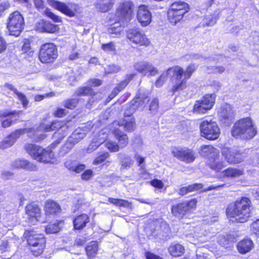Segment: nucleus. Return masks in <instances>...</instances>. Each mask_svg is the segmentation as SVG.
<instances>
[{
  "instance_id": "obj_1",
  "label": "nucleus",
  "mask_w": 259,
  "mask_h": 259,
  "mask_svg": "<svg viewBox=\"0 0 259 259\" xmlns=\"http://www.w3.org/2000/svg\"><path fill=\"white\" fill-rule=\"evenodd\" d=\"M250 200L246 197L237 199L228 207V217L235 218L236 221L241 223L246 222L250 214Z\"/></svg>"
},
{
  "instance_id": "obj_2",
  "label": "nucleus",
  "mask_w": 259,
  "mask_h": 259,
  "mask_svg": "<svg viewBox=\"0 0 259 259\" xmlns=\"http://www.w3.org/2000/svg\"><path fill=\"white\" fill-rule=\"evenodd\" d=\"M256 128L249 117L242 118L236 121L231 130L232 135L236 138L248 140L256 134Z\"/></svg>"
},
{
  "instance_id": "obj_3",
  "label": "nucleus",
  "mask_w": 259,
  "mask_h": 259,
  "mask_svg": "<svg viewBox=\"0 0 259 259\" xmlns=\"http://www.w3.org/2000/svg\"><path fill=\"white\" fill-rule=\"evenodd\" d=\"M24 236L30 246V249L34 256H38L42 253L46 244L44 235L36 234L33 230L26 231Z\"/></svg>"
},
{
  "instance_id": "obj_4",
  "label": "nucleus",
  "mask_w": 259,
  "mask_h": 259,
  "mask_svg": "<svg viewBox=\"0 0 259 259\" xmlns=\"http://www.w3.org/2000/svg\"><path fill=\"white\" fill-rule=\"evenodd\" d=\"M25 149L31 157L39 162H50L54 157V154L49 147L44 149L35 144H27L25 146Z\"/></svg>"
},
{
  "instance_id": "obj_5",
  "label": "nucleus",
  "mask_w": 259,
  "mask_h": 259,
  "mask_svg": "<svg viewBox=\"0 0 259 259\" xmlns=\"http://www.w3.org/2000/svg\"><path fill=\"white\" fill-rule=\"evenodd\" d=\"M24 19L19 11L10 14L8 19L7 27L12 35L19 36L24 29Z\"/></svg>"
},
{
  "instance_id": "obj_6",
  "label": "nucleus",
  "mask_w": 259,
  "mask_h": 259,
  "mask_svg": "<svg viewBox=\"0 0 259 259\" xmlns=\"http://www.w3.org/2000/svg\"><path fill=\"white\" fill-rule=\"evenodd\" d=\"M200 130L201 136L208 140H215L220 134L217 123L212 119H204L200 123Z\"/></svg>"
},
{
  "instance_id": "obj_7",
  "label": "nucleus",
  "mask_w": 259,
  "mask_h": 259,
  "mask_svg": "<svg viewBox=\"0 0 259 259\" xmlns=\"http://www.w3.org/2000/svg\"><path fill=\"white\" fill-rule=\"evenodd\" d=\"M39 59L43 63L53 62L58 57V50L56 46L53 43H46L41 46Z\"/></svg>"
},
{
  "instance_id": "obj_8",
  "label": "nucleus",
  "mask_w": 259,
  "mask_h": 259,
  "mask_svg": "<svg viewBox=\"0 0 259 259\" xmlns=\"http://www.w3.org/2000/svg\"><path fill=\"white\" fill-rule=\"evenodd\" d=\"M133 5L131 2H125L120 4L116 12L115 16L119 22L122 25L127 24L131 19Z\"/></svg>"
},
{
  "instance_id": "obj_9",
  "label": "nucleus",
  "mask_w": 259,
  "mask_h": 259,
  "mask_svg": "<svg viewBox=\"0 0 259 259\" xmlns=\"http://www.w3.org/2000/svg\"><path fill=\"white\" fill-rule=\"evenodd\" d=\"M171 153L175 157L187 163L193 162L196 158L195 152L187 147H174Z\"/></svg>"
},
{
  "instance_id": "obj_10",
  "label": "nucleus",
  "mask_w": 259,
  "mask_h": 259,
  "mask_svg": "<svg viewBox=\"0 0 259 259\" xmlns=\"http://www.w3.org/2000/svg\"><path fill=\"white\" fill-rule=\"evenodd\" d=\"M50 5L55 9L70 17L75 16L79 9L78 6L75 4H66L55 0L51 1Z\"/></svg>"
},
{
  "instance_id": "obj_11",
  "label": "nucleus",
  "mask_w": 259,
  "mask_h": 259,
  "mask_svg": "<svg viewBox=\"0 0 259 259\" xmlns=\"http://www.w3.org/2000/svg\"><path fill=\"white\" fill-rule=\"evenodd\" d=\"M197 203L196 199L184 201L176 205H173L171 208L172 214L176 217L182 218L188 211L195 207Z\"/></svg>"
},
{
  "instance_id": "obj_12",
  "label": "nucleus",
  "mask_w": 259,
  "mask_h": 259,
  "mask_svg": "<svg viewBox=\"0 0 259 259\" xmlns=\"http://www.w3.org/2000/svg\"><path fill=\"white\" fill-rule=\"evenodd\" d=\"M126 36L131 42L140 46H147L150 44L146 35L139 28L128 29L126 31Z\"/></svg>"
},
{
  "instance_id": "obj_13",
  "label": "nucleus",
  "mask_w": 259,
  "mask_h": 259,
  "mask_svg": "<svg viewBox=\"0 0 259 259\" xmlns=\"http://www.w3.org/2000/svg\"><path fill=\"white\" fill-rule=\"evenodd\" d=\"M149 101L147 94L140 93L132 101L124 112V116H130L137 110L144 107L146 102Z\"/></svg>"
},
{
  "instance_id": "obj_14",
  "label": "nucleus",
  "mask_w": 259,
  "mask_h": 259,
  "mask_svg": "<svg viewBox=\"0 0 259 259\" xmlns=\"http://www.w3.org/2000/svg\"><path fill=\"white\" fill-rule=\"evenodd\" d=\"M85 137L84 133H79L76 130L68 138L66 142L62 146L60 151L61 155L67 153L77 143Z\"/></svg>"
},
{
  "instance_id": "obj_15",
  "label": "nucleus",
  "mask_w": 259,
  "mask_h": 259,
  "mask_svg": "<svg viewBox=\"0 0 259 259\" xmlns=\"http://www.w3.org/2000/svg\"><path fill=\"white\" fill-rule=\"evenodd\" d=\"M222 153L230 164L239 163L244 159L243 154L236 149L224 148L222 149Z\"/></svg>"
},
{
  "instance_id": "obj_16",
  "label": "nucleus",
  "mask_w": 259,
  "mask_h": 259,
  "mask_svg": "<svg viewBox=\"0 0 259 259\" xmlns=\"http://www.w3.org/2000/svg\"><path fill=\"white\" fill-rule=\"evenodd\" d=\"M54 127V130H57V132L54 135V138H57L56 141L51 145V148H55L58 145L61 140L67 135L68 126L63 124L61 121H54L52 122Z\"/></svg>"
},
{
  "instance_id": "obj_17",
  "label": "nucleus",
  "mask_w": 259,
  "mask_h": 259,
  "mask_svg": "<svg viewBox=\"0 0 259 259\" xmlns=\"http://www.w3.org/2000/svg\"><path fill=\"white\" fill-rule=\"evenodd\" d=\"M25 212L29 223L34 224L39 220L41 210L37 204L31 203L27 205L25 207Z\"/></svg>"
},
{
  "instance_id": "obj_18",
  "label": "nucleus",
  "mask_w": 259,
  "mask_h": 259,
  "mask_svg": "<svg viewBox=\"0 0 259 259\" xmlns=\"http://www.w3.org/2000/svg\"><path fill=\"white\" fill-rule=\"evenodd\" d=\"M22 114L21 111H0V118L2 126L7 128L10 126L14 120L13 118L19 117Z\"/></svg>"
},
{
  "instance_id": "obj_19",
  "label": "nucleus",
  "mask_w": 259,
  "mask_h": 259,
  "mask_svg": "<svg viewBox=\"0 0 259 259\" xmlns=\"http://www.w3.org/2000/svg\"><path fill=\"white\" fill-rule=\"evenodd\" d=\"M152 15L147 7L141 6L139 7L137 12V19L143 26L149 25L151 21Z\"/></svg>"
},
{
  "instance_id": "obj_20",
  "label": "nucleus",
  "mask_w": 259,
  "mask_h": 259,
  "mask_svg": "<svg viewBox=\"0 0 259 259\" xmlns=\"http://www.w3.org/2000/svg\"><path fill=\"white\" fill-rule=\"evenodd\" d=\"M220 120L227 125L233 122L234 118V113L232 107L228 104L223 107L219 112Z\"/></svg>"
},
{
  "instance_id": "obj_21",
  "label": "nucleus",
  "mask_w": 259,
  "mask_h": 259,
  "mask_svg": "<svg viewBox=\"0 0 259 259\" xmlns=\"http://www.w3.org/2000/svg\"><path fill=\"white\" fill-rule=\"evenodd\" d=\"M25 133L24 129H19L12 133L9 136L7 137L5 140L1 143L0 147L2 149H6L12 146L16 140L20 136Z\"/></svg>"
},
{
  "instance_id": "obj_22",
  "label": "nucleus",
  "mask_w": 259,
  "mask_h": 259,
  "mask_svg": "<svg viewBox=\"0 0 259 259\" xmlns=\"http://www.w3.org/2000/svg\"><path fill=\"white\" fill-rule=\"evenodd\" d=\"M135 68L136 70L146 75L148 72L151 76H154L157 74V70L152 66L149 63L146 62H141L135 65Z\"/></svg>"
},
{
  "instance_id": "obj_23",
  "label": "nucleus",
  "mask_w": 259,
  "mask_h": 259,
  "mask_svg": "<svg viewBox=\"0 0 259 259\" xmlns=\"http://www.w3.org/2000/svg\"><path fill=\"white\" fill-rule=\"evenodd\" d=\"M199 154L208 159V161L219 156V151L211 145L202 146L199 150Z\"/></svg>"
},
{
  "instance_id": "obj_24",
  "label": "nucleus",
  "mask_w": 259,
  "mask_h": 259,
  "mask_svg": "<svg viewBox=\"0 0 259 259\" xmlns=\"http://www.w3.org/2000/svg\"><path fill=\"white\" fill-rule=\"evenodd\" d=\"M90 222V217L86 214L77 216L73 220V226L75 230H82Z\"/></svg>"
},
{
  "instance_id": "obj_25",
  "label": "nucleus",
  "mask_w": 259,
  "mask_h": 259,
  "mask_svg": "<svg viewBox=\"0 0 259 259\" xmlns=\"http://www.w3.org/2000/svg\"><path fill=\"white\" fill-rule=\"evenodd\" d=\"M185 13L184 11H178L175 9L170 8L167 12V17L169 22L173 25H176L183 18Z\"/></svg>"
},
{
  "instance_id": "obj_26",
  "label": "nucleus",
  "mask_w": 259,
  "mask_h": 259,
  "mask_svg": "<svg viewBox=\"0 0 259 259\" xmlns=\"http://www.w3.org/2000/svg\"><path fill=\"white\" fill-rule=\"evenodd\" d=\"M12 166L14 168H23L28 170H34L36 166L25 159H17L13 162Z\"/></svg>"
},
{
  "instance_id": "obj_27",
  "label": "nucleus",
  "mask_w": 259,
  "mask_h": 259,
  "mask_svg": "<svg viewBox=\"0 0 259 259\" xmlns=\"http://www.w3.org/2000/svg\"><path fill=\"white\" fill-rule=\"evenodd\" d=\"M113 134L118 141V145L120 148H124L127 145L128 139L126 134L118 128L115 129Z\"/></svg>"
},
{
  "instance_id": "obj_28",
  "label": "nucleus",
  "mask_w": 259,
  "mask_h": 259,
  "mask_svg": "<svg viewBox=\"0 0 259 259\" xmlns=\"http://www.w3.org/2000/svg\"><path fill=\"white\" fill-rule=\"evenodd\" d=\"M118 158L121 164V169H128L133 164L132 157L126 154L120 153L118 154Z\"/></svg>"
},
{
  "instance_id": "obj_29",
  "label": "nucleus",
  "mask_w": 259,
  "mask_h": 259,
  "mask_svg": "<svg viewBox=\"0 0 259 259\" xmlns=\"http://www.w3.org/2000/svg\"><path fill=\"white\" fill-rule=\"evenodd\" d=\"M61 211L60 205L55 201L48 200L45 204V212L47 215L56 214Z\"/></svg>"
},
{
  "instance_id": "obj_30",
  "label": "nucleus",
  "mask_w": 259,
  "mask_h": 259,
  "mask_svg": "<svg viewBox=\"0 0 259 259\" xmlns=\"http://www.w3.org/2000/svg\"><path fill=\"white\" fill-rule=\"evenodd\" d=\"M4 87L13 91V92L17 95L18 99L21 102L23 107L25 108L27 107L29 101L24 94L18 92V90L10 83H6Z\"/></svg>"
},
{
  "instance_id": "obj_31",
  "label": "nucleus",
  "mask_w": 259,
  "mask_h": 259,
  "mask_svg": "<svg viewBox=\"0 0 259 259\" xmlns=\"http://www.w3.org/2000/svg\"><path fill=\"white\" fill-rule=\"evenodd\" d=\"M253 243L250 239H244L237 244V249L239 252L245 254L249 252L253 247Z\"/></svg>"
},
{
  "instance_id": "obj_32",
  "label": "nucleus",
  "mask_w": 259,
  "mask_h": 259,
  "mask_svg": "<svg viewBox=\"0 0 259 259\" xmlns=\"http://www.w3.org/2000/svg\"><path fill=\"white\" fill-rule=\"evenodd\" d=\"M135 74L127 75L126 79L121 81L114 89V92L109 96V98L111 99L115 96L119 92L122 91L128 84L129 82L134 77Z\"/></svg>"
},
{
  "instance_id": "obj_33",
  "label": "nucleus",
  "mask_w": 259,
  "mask_h": 259,
  "mask_svg": "<svg viewBox=\"0 0 259 259\" xmlns=\"http://www.w3.org/2000/svg\"><path fill=\"white\" fill-rule=\"evenodd\" d=\"M114 0H99L96 4L97 10L103 13L110 10L113 7Z\"/></svg>"
},
{
  "instance_id": "obj_34",
  "label": "nucleus",
  "mask_w": 259,
  "mask_h": 259,
  "mask_svg": "<svg viewBox=\"0 0 259 259\" xmlns=\"http://www.w3.org/2000/svg\"><path fill=\"white\" fill-rule=\"evenodd\" d=\"M124 120L119 123L120 126H124V129L126 132H133L136 127L135 118L133 117L127 116Z\"/></svg>"
},
{
  "instance_id": "obj_35",
  "label": "nucleus",
  "mask_w": 259,
  "mask_h": 259,
  "mask_svg": "<svg viewBox=\"0 0 259 259\" xmlns=\"http://www.w3.org/2000/svg\"><path fill=\"white\" fill-rule=\"evenodd\" d=\"M98 251V244L96 241H91L85 247V251L89 259L94 258Z\"/></svg>"
},
{
  "instance_id": "obj_36",
  "label": "nucleus",
  "mask_w": 259,
  "mask_h": 259,
  "mask_svg": "<svg viewBox=\"0 0 259 259\" xmlns=\"http://www.w3.org/2000/svg\"><path fill=\"white\" fill-rule=\"evenodd\" d=\"M202 187L203 186L202 184L195 183L181 188L179 190L178 193L181 196H184L189 192L200 190Z\"/></svg>"
},
{
  "instance_id": "obj_37",
  "label": "nucleus",
  "mask_w": 259,
  "mask_h": 259,
  "mask_svg": "<svg viewBox=\"0 0 259 259\" xmlns=\"http://www.w3.org/2000/svg\"><path fill=\"white\" fill-rule=\"evenodd\" d=\"M184 250V247L180 244H172L168 248L169 253L174 257L181 256Z\"/></svg>"
},
{
  "instance_id": "obj_38",
  "label": "nucleus",
  "mask_w": 259,
  "mask_h": 259,
  "mask_svg": "<svg viewBox=\"0 0 259 259\" xmlns=\"http://www.w3.org/2000/svg\"><path fill=\"white\" fill-rule=\"evenodd\" d=\"M223 177L237 178L243 175V170L236 168L229 167L222 172Z\"/></svg>"
},
{
  "instance_id": "obj_39",
  "label": "nucleus",
  "mask_w": 259,
  "mask_h": 259,
  "mask_svg": "<svg viewBox=\"0 0 259 259\" xmlns=\"http://www.w3.org/2000/svg\"><path fill=\"white\" fill-rule=\"evenodd\" d=\"M219 157L220 155H219L215 158H212L209 161H208L209 167L217 171H220L225 166L224 162L220 159Z\"/></svg>"
},
{
  "instance_id": "obj_40",
  "label": "nucleus",
  "mask_w": 259,
  "mask_h": 259,
  "mask_svg": "<svg viewBox=\"0 0 259 259\" xmlns=\"http://www.w3.org/2000/svg\"><path fill=\"white\" fill-rule=\"evenodd\" d=\"M234 240V238L230 234L219 235L218 238V243L222 246L227 247Z\"/></svg>"
},
{
  "instance_id": "obj_41",
  "label": "nucleus",
  "mask_w": 259,
  "mask_h": 259,
  "mask_svg": "<svg viewBox=\"0 0 259 259\" xmlns=\"http://www.w3.org/2000/svg\"><path fill=\"white\" fill-rule=\"evenodd\" d=\"M93 94V90L89 87H79L74 92V95L76 96H91Z\"/></svg>"
},
{
  "instance_id": "obj_42",
  "label": "nucleus",
  "mask_w": 259,
  "mask_h": 259,
  "mask_svg": "<svg viewBox=\"0 0 259 259\" xmlns=\"http://www.w3.org/2000/svg\"><path fill=\"white\" fill-rule=\"evenodd\" d=\"M171 8L175 9L176 11H181L182 10L184 13H187L189 10V5L188 4L183 2H175L171 5Z\"/></svg>"
},
{
  "instance_id": "obj_43",
  "label": "nucleus",
  "mask_w": 259,
  "mask_h": 259,
  "mask_svg": "<svg viewBox=\"0 0 259 259\" xmlns=\"http://www.w3.org/2000/svg\"><path fill=\"white\" fill-rule=\"evenodd\" d=\"M171 68L172 71H170V72H174V78L176 79V81H186V79H182L183 75L184 76V71L183 68L180 66H176L174 68Z\"/></svg>"
},
{
  "instance_id": "obj_44",
  "label": "nucleus",
  "mask_w": 259,
  "mask_h": 259,
  "mask_svg": "<svg viewBox=\"0 0 259 259\" xmlns=\"http://www.w3.org/2000/svg\"><path fill=\"white\" fill-rule=\"evenodd\" d=\"M194 111L198 113H204L207 110H210L207 108V106L204 104L201 100L197 101L194 105L193 108Z\"/></svg>"
},
{
  "instance_id": "obj_45",
  "label": "nucleus",
  "mask_w": 259,
  "mask_h": 259,
  "mask_svg": "<svg viewBox=\"0 0 259 259\" xmlns=\"http://www.w3.org/2000/svg\"><path fill=\"white\" fill-rule=\"evenodd\" d=\"M108 201L120 207L122 206L126 208L131 207V204L128 201L123 199L109 198Z\"/></svg>"
},
{
  "instance_id": "obj_46",
  "label": "nucleus",
  "mask_w": 259,
  "mask_h": 259,
  "mask_svg": "<svg viewBox=\"0 0 259 259\" xmlns=\"http://www.w3.org/2000/svg\"><path fill=\"white\" fill-rule=\"evenodd\" d=\"M201 100L204 102L207 108L210 109L214 103L215 95L214 94L206 95Z\"/></svg>"
},
{
  "instance_id": "obj_47",
  "label": "nucleus",
  "mask_w": 259,
  "mask_h": 259,
  "mask_svg": "<svg viewBox=\"0 0 259 259\" xmlns=\"http://www.w3.org/2000/svg\"><path fill=\"white\" fill-rule=\"evenodd\" d=\"M120 23H121L118 21V23L116 22L113 25H111L110 27L108 28V32L112 34H119L123 28V26Z\"/></svg>"
},
{
  "instance_id": "obj_48",
  "label": "nucleus",
  "mask_w": 259,
  "mask_h": 259,
  "mask_svg": "<svg viewBox=\"0 0 259 259\" xmlns=\"http://www.w3.org/2000/svg\"><path fill=\"white\" fill-rule=\"evenodd\" d=\"M42 27L45 32L49 33H54L58 31V27L49 22H44L42 24Z\"/></svg>"
},
{
  "instance_id": "obj_49",
  "label": "nucleus",
  "mask_w": 259,
  "mask_h": 259,
  "mask_svg": "<svg viewBox=\"0 0 259 259\" xmlns=\"http://www.w3.org/2000/svg\"><path fill=\"white\" fill-rule=\"evenodd\" d=\"M172 71V68H169L167 70L163 72L159 78L156 80L155 82V85L156 87H161L166 80V78L168 75L170 73V71Z\"/></svg>"
},
{
  "instance_id": "obj_50",
  "label": "nucleus",
  "mask_w": 259,
  "mask_h": 259,
  "mask_svg": "<svg viewBox=\"0 0 259 259\" xmlns=\"http://www.w3.org/2000/svg\"><path fill=\"white\" fill-rule=\"evenodd\" d=\"M186 87V81H176L172 88L171 89V92L173 94L176 92H179L183 90Z\"/></svg>"
},
{
  "instance_id": "obj_51",
  "label": "nucleus",
  "mask_w": 259,
  "mask_h": 259,
  "mask_svg": "<svg viewBox=\"0 0 259 259\" xmlns=\"http://www.w3.org/2000/svg\"><path fill=\"white\" fill-rule=\"evenodd\" d=\"M105 145L111 152H117L119 151V146L118 144L111 141H107L105 142Z\"/></svg>"
},
{
  "instance_id": "obj_52",
  "label": "nucleus",
  "mask_w": 259,
  "mask_h": 259,
  "mask_svg": "<svg viewBox=\"0 0 259 259\" xmlns=\"http://www.w3.org/2000/svg\"><path fill=\"white\" fill-rule=\"evenodd\" d=\"M78 103V99H71L64 101V106L65 108L69 109H73Z\"/></svg>"
},
{
  "instance_id": "obj_53",
  "label": "nucleus",
  "mask_w": 259,
  "mask_h": 259,
  "mask_svg": "<svg viewBox=\"0 0 259 259\" xmlns=\"http://www.w3.org/2000/svg\"><path fill=\"white\" fill-rule=\"evenodd\" d=\"M60 228L56 224H49L46 228V232L47 234H54L58 232Z\"/></svg>"
},
{
  "instance_id": "obj_54",
  "label": "nucleus",
  "mask_w": 259,
  "mask_h": 259,
  "mask_svg": "<svg viewBox=\"0 0 259 259\" xmlns=\"http://www.w3.org/2000/svg\"><path fill=\"white\" fill-rule=\"evenodd\" d=\"M45 14L55 22H60L61 18L54 14L50 9H47L45 11Z\"/></svg>"
},
{
  "instance_id": "obj_55",
  "label": "nucleus",
  "mask_w": 259,
  "mask_h": 259,
  "mask_svg": "<svg viewBox=\"0 0 259 259\" xmlns=\"http://www.w3.org/2000/svg\"><path fill=\"white\" fill-rule=\"evenodd\" d=\"M207 69L210 70V71L208 70V73H219L220 74L223 73L225 70V67L222 66H208Z\"/></svg>"
},
{
  "instance_id": "obj_56",
  "label": "nucleus",
  "mask_w": 259,
  "mask_h": 259,
  "mask_svg": "<svg viewBox=\"0 0 259 259\" xmlns=\"http://www.w3.org/2000/svg\"><path fill=\"white\" fill-rule=\"evenodd\" d=\"M217 20V19L215 16L208 15L204 19L203 22L207 26H211L216 23Z\"/></svg>"
},
{
  "instance_id": "obj_57",
  "label": "nucleus",
  "mask_w": 259,
  "mask_h": 259,
  "mask_svg": "<svg viewBox=\"0 0 259 259\" xmlns=\"http://www.w3.org/2000/svg\"><path fill=\"white\" fill-rule=\"evenodd\" d=\"M197 66L194 64L189 65L185 71H184L185 79H189L193 72L196 69Z\"/></svg>"
},
{
  "instance_id": "obj_58",
  "label": "nucleus",
  "mask_w": 259,
  "mask_h": 259,
  "mask_svg": "<svg viewBox=\"0 0 259 259\" xmlns=\"http://www.w3.org/2000/svg\"><path fill=\"white\" fill-rule=\"evenodd\" d=\"M102 49L105 52H115V46L113 42H110L108 44H103L102 45Z\"/></svg>"
},
{
  "instance_id": "obj_59",
  "label": "nucleus",
  "mask_w": 259,
  "mask_h": 259,
  "mask_svg": "<svg viewBox=\"0 0 259 259\" xmlns=\"http://www.w3.org/2000/svg\"><path fill=\"white\" fill-rule=\"evenodd\" d=\"M109 156L108 153L106 152L98 156L94 161V164H98L103 162Z\"/></svg>"
},
{
  "instance_id": "obj_60",
  "label": "nucleus",
  "mask_w": 259,
  "mask_h": 259,
  "mask_svg": "<svg viewBox=\"0 0 259 259\" xmlns=\"http://www.w3.org/2000/svg\"><path fill=\"white\" fill-rule=\"evenodd\" d=\"M159 106L158 100L157 99H153L149 106V110L152 112H157Z\"/></svg>"
},
{
  "instance_id": "obj_61",
  "label": "nucleus",
  "mask_w": 259,
  "mask_h": 259,
  "mask_svg": "<svg viewBox=\"0 0 259 259\" xmlns=\"http://www.w3.org/2000/svg\"><path fill=\"white\" fill-rule=\"evenodd\" d=\"M251 227L253 233L259 237V219L253 222L251 224Z\"/></svg>"
},
{
  "instance_id": "obj_62",
  "label": "nucleus",
  "mask_w": 259,
  "mask_h": 259,
  "mask_svg": "<svg viewBox=\"0 0 259 259\" xmlns=\"http://www.w3.org/2000/svg\"><path fill=\"white\" fill-rule=\"evenodd\" d=\"M54 127L55 126H54V125L52 123V122L49 124L42 125L41 126H40L39 128H40V130H42L44 132H50L52 131H54Z\"/></svg>"
},
{
  "instance_id": "obj_63",
  "label": "nucleus",
  "mask_w": 259,
  "mask_h": 259,
  "mask_svg": "<svg viewBox=\"0 0 259 259\" xmlns=\"http://www.w3.org/2000/svg\"><path fill=\"white\" fill-rule=\"evenodd\" d=\"M67 112L65 109L62 108H58L54 112V115L57 117H62L66 115Z\"/></svg>"
},
{
  "instance_id": "obj_64",
  "label": "nucleus",
  "mask_w": 259,
  "mask_h": 259,
  "mask_svg": "<svg viewBox=\"0 0 259 259\" xmlns=\"http://www.w3.org/2000/svg\"><path fill=\"white\" fill-rule=\"evenodd\" d=\"M102 84V81L98 79H91L88 81V84L91 87H95L100 85Z\"/></svg>"
}]
</instances>
